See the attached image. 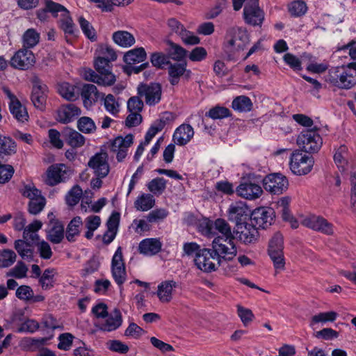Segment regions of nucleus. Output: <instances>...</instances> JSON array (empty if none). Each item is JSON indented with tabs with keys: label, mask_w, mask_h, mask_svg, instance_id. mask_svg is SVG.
<instances>
[{
	"label": "nucleus",
	"mask_w": 356,
	"mask_h": 356,
	"mask_svg": "<svg viewBox=\"0 0 356 356\" xmlns=\"http://www.w3.org/2000/svg\"><path fill=\"white\" fill-rule=\"evenodd\" d=\"M111 61L105 56H99L95 61V67L96 70L103 76H107V74H113L111 72Z\"/></svg>",
	"instance_id": "nucleus-46"
},
{
	"label": "nucleus",
	"mask_w": 356,
	"mask_h": 356,
	"mask_svg": "<svg viewBox=\"0 0 356 356\" xmlns=\"http://www.w3.org/2000/svg\"><path fill=\"white\" fill-rule=\"evenodd\" d=\"M107 347L109 350L120 354H126L129 350V346L120 340H110L107 343Z\"/></svg>",
	"instance_id": "nucleus-62"
},
{
	"label": "nucleus",
	"mask_w": 356,
	"mask_h": 356,
	"mask_svg": "<svg viewBox=\"0 0 356 356\" xmlns=\"http://www.w3.org/2000/svg\"><path fill=\"white\" fill-rule=\"evenodd\" d=\"M177 286V283L172 280L165 281L158 286L157 296L162 302H168L172 300L173 288Z\"/></svg>",
	"instance_id": "nucleus-36"
},
{
	"label": "nucleus",
	"mask_w": 356,
	"mask_h": 356,
	"mask_svg": "<svg viewBox=\"0 0 356 356\" xmlns=\"http://www.w3.org/2000/svg\"><path fill=\"white\" fill-rule=\"evenodd\" d=\"M84 76L86 80L104 86H112L116 81L114 74H107V76H103V75L97 74L92 70L86 71Z\"/></svg>",
	"instance_id": "nucleus-32"
},
{
	"label": "nucleus",
	"mask_w": 356,
	"mask_h": 356,
	"mask_svg": "<svg viewBox=\"0 0 356 356\" xmlns=\"http://www.w3.org/2000/svg\"><path fill=\"white\" fill-rule=\"evenodd\" d=\"M263 185L266 191L272 194L280 195L287 189L289 182L286 177L281 173H273L265 177Z\"/></svg>",
	"instance_id": "nucleus-13"
},
{
	"label": "nucleus",
	"mask_w": 356,
	"mask_h": 356,
	"mask_svg": "<svg viewBox=\"0 0 356 356\" xmlns=\"http://www.w3.org/2000/svg\"><path fill=\"white\" fill-rule=\"evenodd\" d=\"M138 95L144 97L149 106L158 104L161 98V86L157 83H140L137 88Z\"/></svg>",
	"instance_id": "nucleus-12"
},
{
	"label": "nucleus",
	"mask_w": 356,
	"mask_h": 356,
	"mask_svg": "<svg viewBox=\"0 0 356 356\" xmlns=\"http://www.w3.org/2000/svg\"><path fill=\"white\" fill-rule=\"evenodd\" d=\"M198 229L204 236L209 238L234 236L229 225L222 218H218L214 221L207 218L203 219L199 223Z\"/></svg>",
	"instance_id": "nucleus-2"
},
{
	"label": "nucleus",
	"mask_w": 356,
	"mask_h": 356,
	"mask_svg": "<svg viewBox=\"0 0 356 356\" xmlns=\"http://www.w3.org/2000/svg\"><path fill=\"white\" fill-rule=\"evenodd\" d=\"M245 22L252 26H261L264 13L259 6V0H246L243 9Z\"/></svg>",
	"instance_id": "nucleus-11"
},
{
	"label": "nucleus",
	"mask_w": 356,
	"mask_h": 356,
	"mask_svg": "<svg viewBox=\"0 0 356 356\" xmlns=\"http://www.w3.org/2000/svg\"><path fill=\"white\" fill-rule=\"evenodd\" d=\"M150 60L153 66L158 68H163L164 65L170 64L168 58L162 53H153L151 55Z\"/></svg>",
	"instance_id": "nucleus-64"
},
{
	"label": "nucleus",
	"mask_w": 356,
	"mask_h": 356,
	"mask_svg": "<svg viewBox=\"0 0 356 356\" xmlns=\"http://www.w3.org/2000/svg\"><path fill=\"white\" fill-rule=\"evenodd\" d=\"M170 46V54L172 58L177 61H181L187 56V51L180 45L169 42Z\"/></svg>",
	"instance_id": "nucleus-56"
},
{
	"label": "nucleus",
	"mask_w": 356,
	"mask_h": 356,
	"mask_svg": "<svg viewBox=\"0 0 356 356\" xmlns=\"http://www.w3.org/2000/svg\"><path fill=\"white\" fill-rule=\"evenodd\" d=\"M147 56L145 50L143 47H138L129 50L124 55V61L127 65H134L135 63L143 62Z\"/></svg>",
	"instance_id": "nucleus-37"
},
{
	"label": "nucleus",
	"mask_w": 356,
	"mask_h": 356,
	"mask_svg": "<svg viewBox=\"0 0 356 356\" xmlns=\"http://www.w3.org/2000/svg\"><path fill=\"white\" fill-rule=\"evenodd\" d=\"M301 223L308 228L325 234L330 235L333 233L332 225L321 216L315 215L307 216L302 220Z\"/></svg>",
	"instance_id": "nucleus-21"
},
{
	"label": "nucleus",
	"mask_w": 356,
	"mask_h": 356,
	"mask_svg": "<svg viewBox=\"0 0 356 356\" xmlns=\"http://www.w3.org/2000/svg\"><path fill=\"white\" fill-rule=\"evenodd\" d=\"M102 98L104 99V106L106 111L113 115H116L120 111V104L115 97L108 94Z\"/></svg>",
	"instance_id": "nucleus-50"
},
{
	"label": "nucleus",
	"mask_w": 356,
	"mask_h": 356,
	"mask_svg": "<svg viewBox=\"0 0 356 356\" xmlns=\"http://www.w3.org/2000/svg\"><path fill=\"white\" fill-rule=\"evenodd\" d=\"M141 98L138 96H134L129 99L127 102V108L129 112H135L140 113L143 108V102Z\"/></svg>",
	"instance_id": "nucleus-61"
},
{
	"label": "nucleus",
	"mask_w": 356,
	"mask_h": 356,
	"mask_svg": "<svg viewBox=\"0 0 356 356\" xmlns=\"http://www.w3.org/2000/svg\"><path fill=\"white\" fill-rule=\"evenodd\" d=\"M77 127L80 131L90 134L95 131L96 126L94 121L89 117H81L77 122Z\"/></svg>",
	"instance_id": "nucleus-53"
},
{
	"label": "nucleus",
	"mask_w": 356,
	"mask_h": 356,
	"mask_svg": "<svg viewBox=\"0 0 356 356\" xmlns=\"http://www.w3.org/2000/svg\"><path fill=\"white\" fill-rule=\"evenodd\" d=\"M325 81L332 87L349 90L356 85V74L346 65L332 67L325 75Z\"/></svg>",
	"instance_id": "nucleus-1"
},
{
	"label": "nucleus",
	"mask_w": 356,
	"mask_h": 356,
	"mask_svg": "<svg viewBox=\"0 0 356 356\" xmlns=\"http://www.w3.org/2000/svg\"><path fill=\"white\" fill-rule=\"evenodd\" d=\"M15 249L24 259L32 260L33 250L31 249V244L24 240H16L15 241Z\"/></svg>",
	"instance_id": "nucleus-43"
},
{
	"label": "nucleus",
	"mask_w": 356,
	"mask_h": 356,
	"mask_svg": "<svg viewBox=\"0 0 356 356\" xmlns=\"http://www.w3.org/2000/svg\"><path fill=\"white\" fill-rule=\"evenodd\" d=\"M47 7L53 16L57 17L60 13V27L65 34H73L74 24L70 16L67 9L60 3L54 1H47Z\"/></svg>",
	"instance_id": "nucleus-9"
},
{
	"label": "nucleus",
	"mask_w": 356,
	"mask_h": 356,
	"mask_svg": "<svg viewBox=\"0 0 356 356\" xmlns=\"http://www.w3.org/2000/svg\"><path fill=\"white\" fill-rule=\"evenodd\" d=\"M71 174V170L65 164L52 165L47 170L46 183L49 186H55L65 181L70 177Z\"/></svg>",
	"instance_id": "nucleus-16"
},
{
	"label": "nucleus",
	"mask_w": 356,
	"mask_h": 356,
	"mask_svg": "<svg viewBox=\"0 0 356 356\" xmlns=\"http://www.w3.org/2000/svg\"><path fill=\"white\" fill-rule=\"evenodd\" d=\"M213 252L211 248H202L197 253L194 261L197 268L206 273L216 270L222 262Z\"/></svg>",
	"instance_id": "nucleus-7"
},
{
	"label": "nucleus",
	"mask_w": 356,
	"mask_h": 356,
	"mask_svg": "<svg viewBox=\"0 0 356 356\" xmlns=\"http://www.w3.org/2000/svg\"><path fill=\"white\" fill-rule=\"evenodd\" d=\"M348 148L346 145L339 146L334 155V161L339 170L345 172L348 165Z\"/></svg>",
	"instance_id": "nucleus-41"
},
{
	"label": "nucleus",
	"mask_w": 356,
	"mask_h": 356,
	"mask_svg": "<svg viewBox=\"0 0 356 356\" xmlns=\"http://www.w3.org/2000/svg\"><path fill=\"white\" fill-rule=\"evenodd\" d=\"M168 215V211L165 209H156L149 212L147 216V221L149 223H157L163 220Z\"/></svg>",
	"instance_id": "nucleus-55"
},
{
	"label": "nucleus",
	"mask_w": 356,
	"mask_h": 356,
	"mask_svg": "<svg viewBox=\"0 0 356 356\" xmlns=\"http://www.w3.org/2000/svg\"><path fill=\"white\" fill-rule=\"evenodd\" d=\"M193 128L188 124H182L177 127L173 134V140L178 145H186L193 137Z\"/></svg>",
	"instance_id": "nucleus-30"
},
{
	"label": "nucleus",
	"mask_w": 356,
	"mask_h": 356,
	"mask_svg": "<svg viewBox=\"0 0 356 356\" xmlns=\"http://www.w3.org/2000/svg\"><path fill=\"white\" fill-rule=\"evenodd\" d=\"M78 22L84 35L91 41H96V31L91 24L81 16L79 17Z\"/></svg>",
	"instance_id": "nucleus-49"
},
{
	"label": "nucleus",
	"mask_w": 356,
	"mask_h": 356,
	"mask_svg": "<svg viewBox=\"0 0 356 356\" xmlns=\"http://www.w3.org/2000/svg\"><path fill=\"white\" fill-rule=\"evenodd\" d=\"M166 180L163 177H156L147 185L148 190L155 195H161L166 188Z\"/></svg>",
	"instance_id": "nucleus-45"
},
{
	"label": "nucleus",
	"mask_w": 356,
	"mask_h": 356,
	"mask_svg": "<svg viewBox=\"0 0 356 356\" xmlns=\"http://www.w3.org/2000/svg\"><path fill=\"white\" fill-rule=\"evenodd\" d=\"M16 152V145L10 138L2 136L0 134V153L7 155Z\"/></svg>",
	"instance_id": "nucleus-52"
},
{
	"label": "nucleus",
	"mask_w": 356,
	"mask_h": 356,
	"mask_svg": "<svg viewBox=\"0 0 356 356\" xmlns=\"http://www.w3.org/2000/svg\"><path fill=\"white\" fill-rule=\"evenodd\" d=\"M83 225L82 219L80 216L73 218L67 226L65 236L69 242H74L76 237L81 233V227Z\"/></svg>",
	"instance_id": "nucleus-33"
},
{
	"label": "nucleus",
	"mask_w": 356,
	"mask_h": 356,
	"mask_svg": "<svg viewBox=\"0 0 356 356\" xmlns=\"http://www.w3.org/2000/svg\"><path fill=\"white\" fill-rule=\"evenodd\" d=\"M236 237L245 244H249L255 242L258 238L257 228L252 222L238 224L234 231Z\"/></svg>",
	"instance_id": "nucleus-20"
},
{
	"label": "nucleus",
	"mask_w": 356,
	"mask_h": 356,
	"mask_svg": "<svg viewBox=\"0 0 356 356\" xmlns=\"http://www.w3.org/2000/svg\"><path fill=\"white\" fill-rule=\"evenodd\" d=\"M81 109L74 104L62 105L57 111V120L63 124L74 121L81 115Z\"/></svg>",
	"instance_id": "nucleus-26"
},
{
	"label": "nucleus",
	"mask_w": 356,
	"mask_h": 356,
	"mask_svg": "<svg viewBox=\"0 0 356 356\" xmlns=\"http://www.w3.org/2000/svg\"><path fill=\"white\" fill-rule=\"evenodd\" d=\"M107 159L108 154L105 152L96 153L90 159L88 166L97 177L104 178L108 175L110 168Z\"/></svg>",
	"instance_id": "nucleus-19"
},
{
	"label": "nucleus",
	"mask_w": 356,
	"mask_h": 356,
	"mask_svg": "<svg viewBox=\"0 0 356 356\" xmlns=\"http://www.w3.org/2000/svg\"><path fill=\"white\" fill-rule=\"evenodd\" d=\"M319 128L314 126L300 133L297 137V145L306 153H316L319 151L323 144V139L319 134Z\"/></svg>",
	"instance_id": "nucleus-3"
},
{
	"label": "nucleus",
	"mask_w": 356,
	"mask_h": 356,
	"mask_svg": "<svg viewBox=\"0 0 356 356\" xmlns=\"http://www.w3.org/2000/svg\"><path fill=\"white\" fill-rule=\"evenodd\" d=\"M232 107L234 110L239 112H248L251 111L252 104L249 97L241 95L233 100Z\"/></svg>",
	"instance_id": "nucleus-44"
},
{
	"label": "nucleus",
	"mask_w": 356,
	"mask_h": 356,
	"mask_svg": "<svg viewBox=\"0 0 356 356\" xmlns=\"http://www.w3.org/2000/svg\"><path fill=\"white\" fill-rule=\"evenodd\" d=\"M40 38V33L35 29H27L22 36L23 47L28 49L34 47L38 44Z\"/></svg>",
	"instance_id": "nucleus-42"
},
{
	"label": "nucleus",
	"mask_w": 356,
	"mask_h": 356,
	"mask_svg": "<svg viewBox=\"0 0 356 356\" xmlns=\"http://www.w3.org/2000/svg\"><path fill=\"white\" fill-rule=\"evenodd\" d=\"M45 204V198L39 197V198L29 201L28 211L32 215H37L43 210Z\"/></svg>",
	"instance_id": "nucleus-57"
},
{
	"label": "nucleus",
	"mask_w": 356,
	"mask_h": 356,
	"mask_svg": "<svg viewBox=\"0 0 356 356\" xmlns=\"http://www.w3.org/2000/svg\"><path fill=\"white\" fill-rule=\"evenodd\" d=\"M49 214V222L47 229V238L54 244L61 243L65 236L64 226L60 221L51 218Z\"/></svg>",
	"instance_id": "nucleus-24"
},
{
	"label": "nucleus",
	"mask_w": 356,
	"mask_h": 356,
	"mask_svg": "<svg viewBox=\"0 0 356 356\" xmlns=\"http://www.w3.org/2000/svg\"><path fill=\"white\" fill-rule=\"evenodd\" d=\"M113 41L122 47L132 46L136 40L134 36L126 31H118L113 33Z\"/></svg>",
	"instance_id": "nucleus-38"
},
{
	"label": "nucleus",
	"mask_w": 356,
	"mask_h": 356,
	"mask_svg": "<svg viewBox=\"0 0 356 356\" xmlns=\"http://www.w3.org/2000/svg\"><path fill=\"white\" fill-rule=\"evenodd\" d=\"M47 86L40 79L33 81V86L31 93V101L34 106L40 110L45 108L47 100Z\"/></svg>",
	"instance_id": "nucleus-23"
},
{
	"label": "nucleus",
	"mask_w": 356,
	"mask_h": 356,
	"mask_svg": "<svg viewBox=\"0 0 356 356\" xmlns=\"http://www.w3.org/2000/svg\"><path fill=\"white\" fill-rule=\"evenodd\" d=\"M28 268L22 261H18L14 268L7 273V277H13L17 279H22L26 277Z\"/></svg>",
	"instance_id": "nucleus-54"
},
{
	"label": "nucleus",
	"mask_w": 356,
	"mask_h": 356,
	"mask_svg": "<svg viewBox=\"0 0 356 356\" xmlns=\"http://www.w3.org/2000/svg\"><path fill=\"white\" fill-rule=\"evenodd\" d=\"M3 91L9 99V109L13 117L19 122L27 121L29 115L26 107L21 104L7 87H3Z\"/></svg>",
	"instance_id": "nucleus-18"
},
{
	"label": "nucleus",
	"mask_w": 356,
	"mask_h": 356,
	"mask_svg": "<svg viewBox=\"0 0 356 356\" xmlns=\"http://www.w3.org/2000/svg\"><path fill=\"white\" fill-rule=\"evenodd\" d=\"M307 6L302 1L292 2L289 7V13L294 17L303 15L307 11Z\"/></svg>",
	"instance_id": "nucleus-59"
},
{
	"label": "nucleus",
	"mask_w": 356,
	"mask_h": 356,
	"mask_svg": "<svg viewBox=\"0 0 356 356\" xmlns=\"http://www.w3.org/2000/svg\"><path fill=\"white\" fill-rule=\"evenodd\" d=\"M16 258L17 255L12 250L5 249L0 251V268L11 266L15 262Z\"/></svg>",
	"instance_id": "nucleus-48"
},
{
	"label": "nucleus",
	"mask_w": 356,
	"mask_h": 356,
	"mask_svg": "<svg viewBox=\"0 0 356 356\" xmlns=\"http://www.w3.org/2000/svg\"><path fill=\"white\" fill-rule=\"evenodd\" d=\"M283 248V236L280 233L277 232L270 239L268 246V254L276 270L284 268Z\"/></svg>",
	"instance_id": "nucleus-8"
},
{
	"label": "nucleus",
	"mask_w": 356,
	"mask_h": 356,
	"mask_svg": "<svg viewBox=\"0 0 356 356\" xmlns=\"http://www.w3.org/2000/svg\"><path fill=\"white\" fill-rule=\"evenodd\" d=\"M155 204V199L150 193H143L134 202V207L138 211H147Z\"/></svg>",
	"instance_id": "nucleus-39"
},
{
	"label": "nucleus",
	"mask_w": 356,
	"mask_h": 356,
	"mask_svg": "<svg viewBox=\"0 0 356 356\" xmlns=\"http://www.w3.org/2000/svg\"><path fill=\"white\" fill-rule=\"evenodd\" d=\"M55 268H49L45 269L39 278V284L43 290H49L54 287L55 283Z\"/></svg>",
	"instance_id": "nucleus-40"
},
{
	"label": "nucleus",
	"mask_w": 356,
	"mask_h": 356,
	"mask_svg": "<svg viewBox=\"0 0 356 356\" xmlns=\"http://www.w3.org/2000/svg\"><path fill=\"white\" fill-rule=\"evenodd\" d=\"M79 94H81L83 105L86 108H91L100 97H104V94L99 93L97 87L91 83L83 84L80 88Z\"/></svg>",
	"instance_id": "nucleus-25"
},
{
	"label": "nucleus",
	"mask_w": 356,
	"mask_h": 356,
	"mask_svg": "<svg viewBox=\"0 0 356 356\" xmlns=\"http://www.w3.org/2000/svg\"><path fill=\"white\" fill-rule=\"evenodd\" d=\"M235 236L214 237L211 250L221 261H230L237 254V248L234 243Z\"/></svg>",
	"instance_id": "nucleus-4"
},
{
	"label": "nucleus",
	"mask_w": 356,
	"mask_h": 356,
	"mask_svg": "<svg viewBox=\"0 0 356 356\" xmlns=\"http://www.w3.org/2000/svg\"><path fill=\"white\" fill-rule=\"evenodd\" d=\"M237 194L247 200H254L261 196L263 193L261 187L252 182L241 184L236 189Z\"/></svg>",
	"instance_id": "nucleus-29"
},
{
	"label": "nucleus",
	"mask_w": 356,
	"mask_h": 356,
	"mask_svg": "<svg viewBox=\"0 0 356 356\" xmlns=\"http://www.w3.org/2000/svg\"><path fill=\"white\" fill-rule=\"evenodd\" d=\"M162 246L163 243L159 238H147L139 243L138 252L143 255L152 257L161 250Z\"/></svg>",
	"instance_id": "nucleus-27"
},
{
	"label": "nucleus",
	"mask_w": 356,
	"mask_h": 356,
	"mask_svg": "<svg viewBox=\"0 0 356 356\" xmlns=\"http://www.w3.org/2000/svg\"><path fill=\"white\" fill-rule=\"evenodd\" d=\"M40 327L39 323L34 319H27L22 323L17 329L19 333L29 332L33 333L37 331Z\"/></svg>",
	"instance_id": "nucleus-58"
},
{
	"label": "nucleus",
	"mask_w": 356,
	"mask_h": 356,
	"mask_svg": "<svg viewBox=\"0 0 356 356\" xmlns=\"http://www.w3.org/2000/svg\"><path fill=\"white\" fill-rule=\"evenodd\" d=\"M105 322L102 323L99 328L102 331L111 332L120 327L122 323V317L120 311L115 309L113 312L106 317Z\"/></svg>",
	"instance_id": "nucleus-31"
},
{
	"label": "nucleus",
	"mask_w": 356,
	"mask_h": 356,
	"mask_svg": "<svg viewBox=\"0 0 356 356\" xmlns=\"http://www.w3.org/2000/svg\"><path fill=\"white\" fill-rule=\"evenodd\" d=\"M33 291L31 286L28 285H22L16 289L15 296L16 297L25 302H29L31 299Z\"/></svg>",
	"instance_id": "nucleus-60"
},
{
	"label": "nucleus",
	"mask_w": 356,
	"mask_h": 356,
	"mask_svg": "<svg viewBox=\"0 0 356 356\" xmlns=\"http://www.w3.org/2000/svg\"><path fill=\"white\" fill-rule=\"evenodd\" d=\"M275 213L270 207H259L250 213V221L255 227L266 229L272 225Z\"/></svg>",
	"instance_id": "nucleus-14"
},
{
	"label": "nucleus",
	"mask_w": 356,
	"mask_h": 356,
	"mask_svg": "<svg viewBox=\"0 0 356 356\" xmlns=\"http://www.w3.org/2000/svg\"><path fill=\"white\" fill-rule=\"evenodd\" d=\"M250 213L249 208L243 202H234L228 209V218L229 220L235 222L236 226L239 223L245 222Z\"/></svg>",
	"instance_id": "nucleus-22"
},
{
	"label": "nucleus",
	"mask_w": 356,
	"mask_h": 356,
	"mask_svg": "<svg viewBox=\"0 0 356 356\" xmlns=\"http://www.w3.org/2000/svg\"><path fill=\"white\" fill-rule=\"evenodd\" d=\"M207 115L212 119H222L229 116L230 111L225 107L216 106L210 109Z\"/></svg>",
	"instance_id": "nucleus-63"
},
{
	"label": "nucleus",
	"mask_w": 356,
	"mask_h": 356,
	"mask_svg": "<svg viewBox=\"0 0 356 356\" xmlns=\"http://www.w3.org/2000/svg\"><path fill=\"white\" fill-rule=\"evenodd\" d=\"M35 63V58L31 50L22 48L11 58L10 65L22 70H26L32 67Z\"/></svg>",
	"instance_id": "nucleus-17"
},
{
	"label": "nucleus",
	"mask_w": 356,
	"mask_h": 356,
	"mask_svg": "<svg viewBox=\"0 0 356 356\" xmlns=\"http://www.w3.org/2000/svg\"><path fill=\"white\" fill-rule=\"evenodd\" d=\"M80 88L74 85L63 82L58 86L59 94L68 101H74L79 96Z\"/></svg>",
	"instance_id": "nucleus-35"
},
{
	"label": "nucleus",
	"mask_w": 356,
	"mask_h": 356,
	"mask_svg": "<svg viewBox=\"0 0 356 356\" xmlns=\"http://www.w3.org/2000/svg\"><path fill=\"white\" fill-rule=\"evenodd\" d=\"M314 163L312 156L302 153V151L296 150L291 156L290 169L295 175H305L312 170Z\"/></svg>",
	"instance_id": "nucleus-6"
},
{
	"label": "nucleus",
	"mask_w": 356,
	"mask_h": 356,
	"mask_svg": "<svg viewBox=\"0 0 356 356\" xmlns=\"http://www.w3.org/2000/svg\"><path fill=\"white\" fill-rule=\"evenodd\" d=\"M191 71L186 70V63H170L168 67L169 81L172 86L178 84L181 76L188 79L191 76Z\"/></svg>",
	"instance_id": "nucleus-28"
},
{
	"label": "nucleus",
	"mask_w": 356,
	"mask_h": 356,
	"mask_svg": "<svg viewBox=\"0 0 356 356\" xmlns=\"http://www.w3.org/2000/svg\"><path fill=\"white\" fill-rule=\"evenodd\" d=\"M226 40L225 47L226 52L229 54V57L243 51L250 42L247 31L239 28L230 29ZM229 58L231 59V58Z\"/></svg>",
	"instance_id": "nucleus-5"
},
{
	"label": "nucleus",
	"mask_w": 356,
	"mask_h": 356,
	"mask_svg": "<svg viewBox=\"0 0 356 356\" xmlns=\"http://www.w3.org/2000/svg\"><path fill=\"white\" fill-rule=\"evenodd\" d=\"M63 135L67 143L73 148L81 147L85 143V137L76 130L67 128Z\"/></svg>",
	"instance_id": "nucleus-34"
},
{
	"label": "nucleus",
	"mask_w": 356,
	"mask_h": 356,
	"mask_svg": "<svg viewBox=\"0 0 356 356\" xmlns=\"http://www.w3.org/2000/svg\"><path fill=\"white\" fill-rule=\"evenodd\" d=\"M83 191L79 185L74 186L65 197L66 203L71 207L75 206L79 202Z\"/></svg>",
	"instance_id": "nucleus-51"
},
{
	"label": "nucleus",
	"mask_w": 356,
	"mask_h": 356,
	"mask_svg": "<svg viewBox=\"0 0 356 356\" xmlns=\"http://www.w3.org/2000/svg\"><path fill=\"white\" fill-rule=\"evenodd\" d=\"M337 316V313L333 311L321 312L312 316L311 325H314L317 323L325 324L327 322H334Z\"/></svg>",
	"instance_id": "nucleus-47"
},
{
	"label": "nucleus",
	"mask_w": 356,
	"mask_h": 356,
	"mask_svg": "<svg viewBox=\"0 0 356 356\" xmlns=\"http://www.w3.org/2000/svg\"><path fill=\"white\" fill-rule=\"evenodd\" d=\"M134 135L129 134L124 137L118 136L110 142L111 151L116 154L118 162H122L127 156L129 148L134 143Z\"/></svg>",
	"instance_id": "nucleus-15"
},
{
	"label": "nucleus",
	"mask_w": 356,
	"mask_h": 356,
	"mask_svg": "<svg viewBox=\"0 0 356 356\" xmlns=\"http://www.w3.org/2000/svg\"><path fill=\"white\" fill-rule=\"evenodd\" d=\"M111 270L113 280L120 287L127 280L125 264L123 259L122 250L120 246L117 248L113 256Z\"/></svg>",
	"instance_id": "nucleus-10"
}]
</instances>
